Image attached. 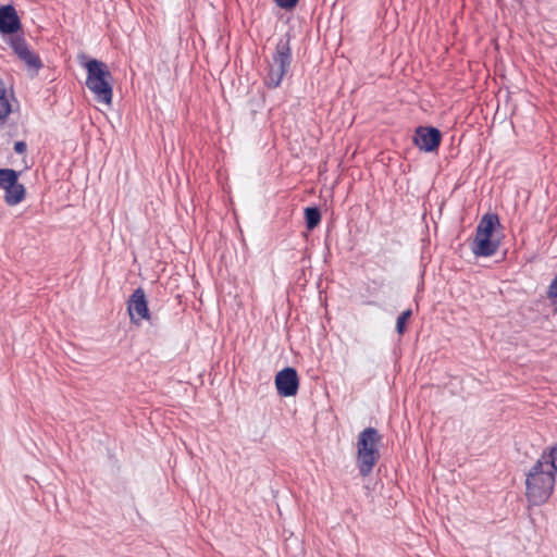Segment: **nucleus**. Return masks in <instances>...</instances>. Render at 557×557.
Returning a JSON list of instances; mask_svg holds the SVG:
<instances>
[{"label":"nucleus","instance_id":"f257e3e1","mask_svg":"<svg viewBox=\"0 0 557 557\" xmlns=\"http://www.w3.org/2000/svg\"><path fill=\"white\" fill-rule=\"evenodd\" d=\"M557 472L541 456L525 474V496L530 504H544L552 495Z\"/></svg>","mask_w":557,"mask_h":557},{"label":"nucleus","instance_id":"f03ea898","mask_svg":"<svg viewBox=\"0 0 557 557\" xmlns=\"http://www.w3.org/2000/svg\"><path fill=\"white\" fill-rule=\"evenodd\" d=\"M85 67L87 88L99 103L110 107L113 99V76L108 65L102 61L91 59L85 64Z\"/></svg>","mask_w":557,"mask_h":557},{"label":"nucleus","instance_id":"7ed1b4c3","mask_svg":"<svg viewBox=\"0 0 557 557\" xmlns=\"http://www.w3.org/2000/svg\"><path fill=\"white\" fill-rule=\"evenodd\" d=\"M382 436L374 428L364 429L358 436L357 465L362 476H368L380 459L377 448Z\"/></svg>","mask_w":557,"mask_h":557},{"label":"nucleus","instance_id":"20e7f679","mask_svg":"<svg viewBox=\"0 0 557 557\" xmlns=\"http://www.w3.org/2000/svg\"><path fill=\"white\" fill-rule=\"evenodd\" d=\"M290 64V48L287 40H280L276 44L275 52L269 64L268 74L264 78L267 86L277 87L287 73Z\"/></svg>","mask_w":557,"mask_h":557},{"label":"nucleus","instance_id":"39448f33","mask_svg":"<svg viewBox=\"0 0 557 557\" xmlns=\"http://www.w3.org/2000/svg\"><path fill=\"white\" fill-rule=\"evenodd\" d=\"M127 311L131 321L135 324H140L143 320H150L148 302L145 292L141 287L135 289L127 301Z\"/></svg>","mask_w":557,"mask_h":557},{"label":"nucleus","instance_id":"423d86ee","mask_svg":"<svg viewBox=\"0 0 557 557\" xmlns=\"http://www.w3.org/2000/svg\"><path fill=\"white\" fill-rule=\"evenodd\" d=\"M275 386L278 395L283 397L295 396L299 387V379L294 368H285L277 372Z\"/></svg>","mask_w":557,"mask_h":557},{"label":"nucleus","instance_id":"0eeeda50","mask_svg":"<svg viewBox=\"0 0 557 557\" xmlns=\"http://www.w3.org/2000/svg\"><path fill=\"white\" fill-rule=\"evenodd\" d=\"M442 139L441 132L435 127L419 126L416 129L413 143L421 150L431 152L438 148Z\"/></svg>","mask_w":557,"mask_h":557},{"label":"nucleus","instance_id":"6e6552de","mask_svg":"<svg viewBox=\"0 0 557 557\" xmlns=\"http://www.w3.org/2000/svg\"><path fill=\"white\" fill-rule=\"evenodd\" d=\"M21 28V21L13 5L8 4L0 8V32L13 34Z\"/></svg>","mask_w":557,"mask_h":557},{"label":"nucleus","instance_id":"1a4fd4ad","mask_svg":"<svg viewBox=\"0 0 557 557\" xmlns=\"http://www.w3.org/2000/svg\"><path fill=\"white\" fill-rule=\"evenodd\" d=\"M499 246V242L491 237L475 235L472 251L475 256L488 257L494 255Z\"/></svg>","mask_w":557,"mask_h":557},{"label":"nucleus","instance_id":"9d476101","mask_svg":"<svg viewBox=\"0 0 557 557\" xmlns=\"http://www.w3.org/2000/svg\"><path fill=\"white\" fill-rule=\"evenodd\" d=\"M497 224H499V220L496 214H485L476 227L475 235L493 238V233Z\"/></svg>","mask_w":557,"mask_h":557},{"label":"nucleus","instance_id":"9b49d317","mask_svg":"<svg viewBox=\"0 0 557 557\" xmlns=\"http://www.w3.org/2000/svg\"><path fill=\"white\" fill-rule=\"evenodd\" d=\"M4 190H5L4 199L9 206H15L24 199L25 188L18 182L16 184H14L12 187H9V189H4Z\"/></svg>","mask_w":557,"mask_h":557},{"label":"nucleus","instance_id":"f8f14e48","mask_svg":"<svg viewBox=\"0 0 557 557\" xmlns=\"http://www.w3.org/2000/svg\"><path fill=\"white\" fill-rule=\"evenodd\" d=\"M11 96L4 87L3 82L0 79V121H3L12 111L10 101Z\"/></svg>","mask_w":557,"mask_h":557},{"label":"nucleus","instance_id":"ddd939ff","mask_svg":"<svg viewBox=\"0 0 557 557\" xmlns=\"http://www.w3.org/2000/svg\"><path fill=\"white\" fill-rule=\"evenodd\" d=\"M17 183V173L11 169H0V188L9 189Z\"/></svg>","mask_w":557,"mask_h":557},{"label":"nucleus","instance_id":"4468645a","mask_svg":"<svg viewBox=\"0 0 557 557\" xmlns=\"http://www.w3.org/2000/svg\"><path fill=\"white\" fill-rule=\"evenodd\" d=\"M306 225L308 230L317 227L321 221V213L318 208H307L305 210Z\"/></svg>","mask_w":557,"mask_h":557},{"label":"nucleus","instance_id":"2eb2a0df","mask_svg":"<svg viewBox=\"0 0 557 557\" xmlns=\"http://www.w3.org/2000/svg\"><path fill=\"white\" fill-rule=\"evenodd\" d=\"M18 58L25 62V64L34 70H38L41 66L40 59L37 54L30 51L28 48Z\"/></svg>","mask_w":557,"mask_h":557},{"label":"nucleus","instance_id":"dca6fc26","mask_svg":"<svg viewBox=\"0 0 557 557\" xmlns=\"http://www.w3.org/2000/svg\"><path fill=\"white\" fill-rule=\"evenodd\" d=\"M541 457L545 459L550 467L557 472V444L550 448H546L541 454Z\"/></svg>","mask_w":557,"mask_h":557},{"label":"nucleus","instance_id":"f3484780","mask_svg":"<svg viewBox=\"0 0 557 557\" xmlns=\"http://www.w3.org/2000/svg\"><path fill=\"white\" fill-rule=\"evenodd\" d=\"M11 47L17 55H21L28 48L24 38L20 36L11 38Z\"/></svg>","mask_w":557,"mask_h":557},{"label":"nucleus","instance_id":"a211bd4d","mask_svg":"<svg viewBox=\"0 0 557 557\" xmlns=\"http://www.w3.org/2000/svg\"><path fill=\"white\" fill-rule=\"evenodd\" d=\"M411 314H412L411 310L408 309V310H405L404 312H401V314L398 317L397 323H396V330L399 335L404 334L405 325H406L407 321L410 319Z\"/></svg>","mask_w":557,"mask_h":557},{"label":"nucleus","instance_id":"6ab92c4d","mask_svg":"<svg viewBox=\"0 0 557 557\" xmlns=\"http://www.w3.org/2000/svg\"><path fill=\"white\" fill-rule=\"evenodd\" d=\"M275 2L280 8L290 10L296 7L298 0H275Z\"/></svg>","mask_w":557,"mask_h":557},{"label":"nucleus","instance_id":"aec40b11","mask_svg":"<svg viewBox=\"0 0 557 557\" xmlns=\"http://www.w3.org/2000/svg\"><path fill=\"white\" fill-rule=\"evenodd\" d=\"M548 297L552 299H557V273H556L555 278L553 280V282L549 285Z\"/></svg>","mask_w":557,"mask_h":557},{"label":"nucleus","instance_id":"412c9836","mask_svg":"<svg viewBox=\"0 0 557 557\" xmlns=\"http://www.w3.org/2000/svg\"><path fill=\"white\" fill-rule=\"evenodd\" d=\"M14 150L17 153H24L26 151V144L24 141H16L14 144Z\"/></svg>","mask_w":557,"mask_h":557}]
</instances>
